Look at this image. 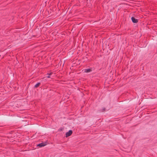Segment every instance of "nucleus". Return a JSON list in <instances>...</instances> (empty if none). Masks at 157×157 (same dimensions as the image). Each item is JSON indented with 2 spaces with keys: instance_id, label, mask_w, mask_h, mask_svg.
Listing matches in <instances>:
<instances>
[{
  "instance_id": "1",
  "label": "nucleus",
  "mask_w": 157,
  "mask_h": 157,
  "mask_svg": "<svg viewBox=\"0 0 157 157\" xmlns=\"http://www.w3.org/2000/svg\"><path fill=\"white\" fill-rule=\"evenodd\" d=\"M47 144V142H42L38 144L37 146H39L40 147H42L46 146Z\"/></svg>"
},
{
  "instance_id": "2",
  "label": "nucleus",
  "mask_w": 157,
  "mask_h": 157,
  "mask_svg": "<svg viewBox=\"0 0 157 157\" xmlns=\"http://www.w3.org/2000/svg\"><path fill=\"white\" fill-rule=\"evenodd\" d=\"M72 133V131L71 130H70L68 132H67L66 133V137H68L70 136Z\"/></svg>"
},
{
  "instance_id": "3",
  "label": "nucleus",
  "mask_w": 157,
  "mask_h": 157,
  "mask_svg": "<svg viewBox=\"0 0 157 157\" xmlns=\"http://www.w3.org/2000/svg\"><path fill=\"white\" fill-rule=\"evenodd\" d=\"M132 21L133 23H136L138 22V20L137 19L135 18L134 17H131Z\"/></svg>"
},
{
  "instance_id": "4",
  "label": "nucleus",
  "mask_w": 157,
  "mask_h": 157,
  "mask_svg": "<svg viewBox=\"0 0 157 157\" xmlns=\"http://www.w3.org/2000/svg\"><path fill=\"white\" fill-rule=\"evenodd\" d=\"M91 71V70L90 69H85V70H84V72H86V73L90 72Z\"/></svg>"
},
{
  "instance_id": "5",
  "label": "nucleus",
  "mask_w": 157,
  "mask_h": 157,
  "mask_svg": "<svg viewBox=\"0 0 157 157\" xmlns=\"http://www.w3.org/2000/svg\"><path fill=\"white\" fill-rule=\"evenodd\" d=\"M40 82H39V83H37L35 86V88L38 87V86H39L40 85Z\"/></svg>"
},
{
  "instance_id": "6",
  "label": "nucleus",
  "mask_w": 157,
  "mask_h": 157,
  "mask_svg": "<svg viewBox=\"0 0 157 157\" xmlns=\"http://www.w3.org/2000/svg\"><path fill=\"white\" fill-rule=\"evenodd\" d=\"M48 76H47L48 78H50V75H52V73H51L49 74H48Z\"/></svg>"
}]
</instances>
